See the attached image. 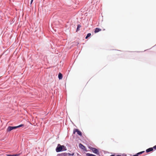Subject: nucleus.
<instances>
[{"label": "nucleus", "mask_w": 156, "mask_h": 156, "mask_svg": "<svg viewBox=\"0 0 156 156\" xmlns=\"http://www.w3.org/2000/svg\"><path fill=\"white\" fill-rule=\"evenodd\" d=\"M24 126V125L21 124L18 126H9L8 127V128L7 129V132H9L11 131L12 130L16 129L17 128L20 127Z\"/></svg>", "instance_id": "nucleus-1"}, {"label": "nucleus", "mask_w": 156, "mask_h": 156, "mask_svg": "<svg viewBox=\"0 0 156 156\" xmlns=\"http://www.w3.org/2000/svg\"><path fill=\"white\" fill-rule=\"evenodd\" d=\"M89 148L95 154H99L98 151L97 149L90 147H89Z\"/></svg>", "instance_id": "nucleus-2"}, {"label": "nucleus", "mask_w": 156, "mask_h": 156, "mask_svg": "<svg viewBox=\"0 0 156 156\" xmlns=\"http://www.w3.org/2000/svg\"><path fill=\"white\" fill-rule=\"evenodd\" d=\"M62 145H61L60 144H58V147L56 149V151L57 152H59L62 151Z\"/></svg>", "instance_id": "nucleus-3"}, {"label": "nucleus", "mask_w": 156, "mask_h": 156, "mask_svg": "<svg viewBox=\"0 0 156 156\" xmlns=\"http://www.w3.org/2000/svg\"><path fill=\"white\" fill-rule=\"evenodd\" d=\"M76 132H77V134L80 136H81L82 135L81 132L77 129H74L73 133L75 134Z\"/></svg>", "instance_id": "nucleus-4"}, {"label": "nucleus", "mask_w": 156, "mask_h": 156, "mask_svg": "<svg viewBox=\"0 0 156 156\" xmlns=\"http://www.w3.org/2000/svg\"><path fill=\"white\" fill-rule=\"evenodd\" d=\"M102 30H105V29H103L102 30L101 29L98 28H96L95 29H94V32L95 33H97L98 32H99L101 31Z\"/></svg>", "instance_id": "nucleus-5"}, {"label": "nucleus", "mask_w": 156, "mask_h": 156, "mask_svg": "<svg viewBox=\"0 0 156 156\" xmlns=\"http://www.w3.org/2000/svg\"><path fill=\"white\" fill-rule=\"evenodd\" d=\"M68 154L66 153H62L58 154V156H67Z\"/></svg>", "instance_id": "nucleus-6"}, {"label": "nucleus", "mask_w": 156, "mask_h": 156, "mask_svg": "<svg viewBox=\"0 0 156 156\" xmlns=\"http://www.w3.org/2000/svg\"><path fill=\"white\" fill-rule=\"evenodd\" d=\"M153 148L151 147V148H150L147 149L146 150V152L147 153H148V152H149L150 151H153Z\"/></svg>", "instance_id": "nucleus-7"}, {"label": "nucleus", "mask_w": 156, "mask_h": 156, "mask_svg": "<svg viewBox=\"0 0 156 156\" xmlns=\"http://www.w3.org/2000/svg\"><path fill=\"white\" fill-rule=\"evenodd\" d=\"M79 147L80 148H81L83 150H84L85 149V147L84 146L83 144H79Z\"/></svg>", "instance_id": "nucleus-8"}, {"label": "nucleus", "mask_w": 156, "mask_h": 156, "mask_svg": "<svg viewBox=\"0 0 156 156\" xmlns=\"http://www.w3.org/2000/svg\"><path fill=\"white\" fill-rule=\"evenodd\" d=\"M58 78L59 80H61L62 78V74L60 73H58Z\"/></svg>", "instance_id": "nucleus-9"}, {"label": "nucleus", "mask_w": 156, "mask_h": 156, "mask_svg": "<svg viewBox=\"0 0 156 156\" xmlns=\"http://www.w3.org/2000/svg\"><path fill=\"white\" fill-rule=\"evenodd\" d=\"M86 155L87 156H96V155L93 154H90L88 153H87L86 154Z\"/></svg>", "instance_id": "nucleus-10"}, {"label": "nucleus", "mask_w": 156, "mask_h": 156, "mask_svg": "<svg viewBox=\"0 0 156 156\" xmlns=\"http://www.w3.org/2000/svg\"><path fill=\"white\" fill-rule=\"evenodd\" d=\"M81 27V26L80 25H78L77 26V29H76V31H78L79 30V29Z\"/></svg>", "instance_id": "nucleus-11"}, {"label": "nucleus", "mask_w": 156, "mask_h": 156, "mask_svg": "<svg viewBox=\"0 0 156 156\" xmlns=\"http://www.w3.org/2000/svg\"><path fill=\"white\" fill-rule=\"evenodd\" d=\"M91 34L90 33L88 34L87 35V36H86L85 38L86 39L88 37H90L91 36Z\"/></svg>", "instance_id": "nucleus-12"}, {"label": "nucleus", "mask_w": 156, "mask_h": 156, "mask_svg": "<svg viewBox=\"0 0 156 156\" xmlns=\"http://www.w3.org/2000/svg\"><path fill=\"white\" fill-rule=\"evenodd\" d=\"M62 148L63 151H66L67 150L66 147L63 145H62Z\"/></svg>", "instance_id": "nucleus-13"}, {"label": "nucleus", "mask_w": 156, "mask_h": 156, "mask_svg": "<svg viewBox=\"0 0 156 156\" xmlns=\"http://www.w3.org/2000/svg\"><path fill=\"white\" fill-rule=\"evenodd\" d=\"M67 154H68V155L69 156H71V155L73 156L74 155V153H73L72 154H71L70 153H68Z\"/></svg>", "instance_id": "nucleus-14"}, {"label": "nucleus", "mask_w": 156, "mask_h": 156, "mask_svg": "<svg viewBox=\"0 0 156 156\" xmlns=\"http://www.w3.org/2000/svg\"><path fill=\"white\" fill-rule=\"evenodd\" d=\"M144 152V151H141V152H139V153H137V154L138 155L139 154H142Z\"/></svg>", "instance_id": "nucleus-15"}, {"label": "nucleus", "mask_w": 156, "mask_h": 156, "mask_svg": "<svg viewBox=\"0 0 156 156\" xmlns=\"http://www.w3.org/2000/svg\"><path fill=\"white\" fill-rule=\"evenodd\" d=\"M20 155V154H14V156H18Z\"/></svg>", "instance_id": "nucleus-16"}, {"label": "nucleus", "mask_w": 156, "mask_h": 156, "mask_svg": "<svg viewBox=\"0 0 156 156\" xmlns=\"http://www.w3.org/2000/svg\"><path fill=\"white\" fill-rule=\"evenodd\" d=\"M7 156H14V154L11 155V154H7Z\"/></svg>", "instance_id": "nucleus-17"}, {"label": "nucleus", "mask_w": 156, "mask_h": 156, "mask_svg": "<svg viewBox=\"0 0 156 156\" xmlns=\"http://www.w3.org/2000/svg\"><path fill=\"white\" fill-rule=\"evenodd\" d=\"M153 149L154 148L155 149H156V145L155 146H154L153 147Z\"/></svg>", "instance_id": "nucleus-18"}, {"label": "nucleus", "mask_w": 156, "mask_h": 156, "mask_svg": "<svg viewBox=\"0 0 156 156\" xmlns=\"http://www.w3.org/2000/svg\"><path fill=\"white\" fill-rule=\"evenodd\" d=\"M133 156H138V155L137 154H136L133 155Z\"/></svg>", "instance_id": "nucleus-19"}, {"label": "nucleus", "mask_w": 156, "mask_h": 156, "mask_svg": "<svg viewBox=\"0 0 156 156\" xmlns=\"http://www.w3.org/2000/svg\"><path fill=\"white\" fill-rule=\"evenodd\" d=\"M33 0H31V2H30V4H31L33 2Z\"/></svg>", "instance_id": "nucleus-20"}, {"label": "nucleus", "mask_w": 156, "mask_h": 156, "mask_svg": "<svg viewBox=\"0 0 156 156\" xmlns=\"http://www.w3.org/2000/svg\"><path fill=\"white\" fill-rule=\"evenodd\" d=\"M110 156H115L114 155H111Z\"/></svg>", "instance_id": "nucleus-21"}, {"label": "nucleus", "mask_w": 156, "mask_h": 156, "mask_svg": "<svg viewBox=\"0 0 156 156\" xmlns=\"http://www.w3.org/2000/svg\"><path fill=\"white\" fill-rule=\"evenodd\" d=\"M116 156H121V155H117Z\"/></svg>", "instance_id": "nucleus-22"}]
</instances>
